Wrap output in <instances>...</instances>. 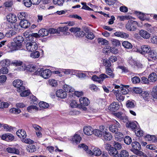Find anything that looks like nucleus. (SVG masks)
Segmentation results:
<instances>
[{"instance_id": "35", "label": "nucleus", "mask_w": 157, "mask_h": 157, "mask_svg": "<svg viewBox=\"0 0 157 157\" xmlns=\"http://www.w3.org/2000/svg\"><path fill=\"white\" fill-rule=\"evenodd\" d=\"M23 41V38L21 36H18L14 38L13 39V41L17 43H19L22 46V42Z\"/></svg>"}, {"instance_id": "46", "label": "nucleus", "mask_w": 157, "mask_h": 157, "mask_svg": "<svg viewBox=\"0 0 157 157\" xmlns=\"http://www.w3.org/2000/svg\"><path fill=\"white\" fill-rule=\"evenodd\" d=\"M111 144H112V146H113L114 147L116 148V149H120L121 148V144L118 142H116L113 141H112V143Z\"/></svg>"}, {"instance_id": "6", "label": "nucleus", "mask_w": 157, "mask_h": 157, "mask_svg": "<svg viewBox=\"0 0 157 157\" xmlns=\"http://www.w3.org/2000/svg\"><path fill=\"white\" fill-rule=\"evenodd\" d=\"M13 86L17 88V91L19 92H21V90L25 88L23 82L21 80L16 79L13 81Z\"/></svg>"}, {"instance_id": "52", "label": "nucleus", "mask_w": 157, "mask_h": 157, "mask_svg": "<svg viewBox=\"0 0 157 157\" xmlns=\"http://www.w3.org/2000/svg\"><path fill=\"white\" fill-rule=\"evenodd\" d=\"M28 150L29 151L32 153L35 151H36V148L35 145L32 144L30 145L29 147H28Z\"/></svg>"}, {"instance_id": "64", "label": "nucleus", "mask_w": 157, "mask_h": 157, "mask_svg": "<svg viewBox=\"0 0 157 157\" xmlns=\"http://www.w3.org/2000/svg\"><path fill=\"white\" fill-rule=\"evenodd\" d=\"M122 157H128L129 154L128 152L126 150H123L120 153Z\"/></svg>"}, {"instance_id": "48", "label": "nucleus", "mask_w": 157, "mask_h": 157, "mask_svg": "<svg viewBox=\"0 0 157 157\" xmlns=\"http://www.w3.org/2000/svg\"><path fill=\"white\" fill-rule=\"evenodd\" d=\"M10 62L8 59H5L2 60L0 62L1 64L3 66H8L10 64Z\"/></svg>"}, {"instance_id": "34", "label": "nucleus", "mask_w": 157, "mask_h": 157, "mask_svg": "<svg viewBox=\"0 0 157 157\" xmlns=\"http://www.w3.org/2000/svg\"><path fill=\"white\" fill-rule=\"evenodd\" d=\"M151 95L154 98L157 99V86L153 87L151 92Z\"/></svg>"}, {"instance_id": "44", "label": "nucleus", "mask_w": 157, "mask_h": 157, "mask_svg": "<svg viewBox=\"0 0 157 157\" xmlns=\"http://www.w3.org/2000/svg\"><path fill=\"white\" fill-rule=\"evenodd\" d=\"M10 112L11 113L18 114L21 113V111L19 109L13 108L10 110Z\"/></svg>"}, {"instance_id": "38", "label": "nucleus", "mask_w": 157, "mask_h": 157, "mask_svg": "<svg viewBox=\"0 0 157 157\" xmlns=\"http://www.w3.org/2000/svg\"><path fill=\"white\" fill-rule=\"evenodd\" d=\"M98 42L99 44L103 45H107L108 44V41L103 38H99L98 39Z\"/></svg>"}, {"instance_id": "39", "label": "nucleus", "mask_w": 157, "mask_h": 157, "mask_svg": "<svg viewBox=\"0 0 157 157\" xmlns=\"http://www.w3.org/2000/svg\"><path fill=\"white\" fill-rule=\"evenodd\" d=\"M136 14L137 15L139 19L142 21H144L145 20H147V18L146 16L143 13H142L141 12H137Z\"/></svg>"}, {"instance_id": "4", "label": "nucleus", "mask_w": 157, "mask_h": 157, "mask_svg": "<svg viewBox=\"0 0 157 157\" xmlns=\"http://www.w3.org/2000/svg\"><path fill=\"white\" fill-rule=\"evenodd\" d=\"M25 45L26 49L29 52H33L37 49L38 45L36 42L33 41H29Z\"/></svg>"}, {"instance_id": "56", "label": "nucleus", "mask_w": 157, "mask_h": 157, "mask_svg": "<svg viewBox=\"0 0 157 157\" xmlns=\"http://www.w3.org/2000/svg\"><path fill=\"white\" fill-rule=\"evenodd\" d=\"M121 94V93H117L116 95L117 99L120 102L124 100V97Z\"/></svg>"}, {"instance_id": "23", "label": "nucleus", "mask_w": 157, "mask_h": 157, "mask_svg": "<svg viewBox=\"0 0 157 157\" xmlns=\"http://www.w3.org/2000/svg\"><path fill=\"white\" fill-rule=\"evenodd\" d=\"M117 18L119 19V20L121 21H124L125 20L135 19V18L128 15L122 16H119L117 17Z\"/></svg>"}, {"instance_id": "9", "label": "nucleus", "mask_w": 157, "mask_h": 157, "mask_svg": "<svg viewBox=\"0 0 157 157\" xmlns=\"http://www.w3.org/2000/svg\"><path fill=\"white\" fill-rule=\"evenodd\" d=\"M107 76L105 74L100 75L99 77L96 75H94L92 77V79L95 81L98 82L99 83H101L104 79L107 78Z\"/></svg>"}, {"instance_id": "19", "label": "nucleus", "mask_w": 157, "mask_h": 157, "mask_svg": "<svg viewBox=\"0 0 157 157\" xmlns=\"http://www.w3.org/2000/svg\"><path fill=\"white\" fill-rule=\"evenodd\" d=\"M112 144H109V147H110L109 149V154L111 156H113L114 155H116L118 153V151L117 150L113 147H111Z\"/></svg>"}, {"instance_id": "21", "label": "nucleus", "mask_w": 157, "mask_h": 157, "mask_svg": "<svg viewBox=\"0 0 157 157\" xmlns=\"http://www.w3.org/2000/svg\"><path fill=\"white\" fill-rule=\"evenodd\" d=\"M82 138L79 135L75 134L72 138L73 143L74 144H78L81 140Z\"/></svg>"}, {"instance_id": "51", "label": "nucleus", "mask_w": 157, "mask_h": 157, "mask_svg": "<svg viewBox=\"0 0 157 157\" xmlns=\"http://www.w3.org/2000/svg\"><path fill=\"white\" fill-rule=\"evenodd\" d=\"M40 56V53L38 51L32 53L30 54V56L33 58H37L39 57Z\"/></svg>"}, {"instance_id": "3", "label": "nucleus", "mask_w": 157, "mask_h": 157, "mask_svg": "<svg viewBox=\"0 0 157 157\" xmlns=\"http://www.w3.org/2000/svg\"><path fill=\"white\" fill-rule=\"evenodd\" d=\"M132 148L131 151L135 154L141 156L143 154V153L140 150L141 149V146L140 144L136 141L133 142L132 144Z\"/></svg>"}, {"instance_id": "58", "label": "nucleus", "mask_w": 157, "mask_h": 157, "mask_svg": "<svg viewBox=\"0 0 157 157\" xmlns=\"http://www.w3.org/2000/svg\"><path fill=\"white\" fill-rule=\"evenodd\" d=\"M86 37L89 39L92 40L94 38V36L92 32H89L86 35Z\"/></svg>"}, {"instance_id": "11", "label": "nucleus", "mask_w": 157, "mask_h": 157, "mask_svg": "<svg viewBox=\"0 0 157 157\" xmlns=\"http://www.w3.org/2000/svg\"><path fill=\"white\" fill-rule=\"evenodd\" d=\"M119 106L118 103L117 102H113L109 106V110L112 111H115L119 108Z\"/></svg>"}, {"instance_id": "22", "label": "nucleus", "mask_w": 157, "mask_h": 157, "mask_svg": "<svg viewBox=\"0 0 157 157\" xmlns=\"http://www.w3.org/2000/svg\"><path fill=\"white\" fill-rule=\"evenodd\" d=\"M115 136L116 140L118 141H121L124 138L123 134L120 132H116Z\"/></svg>"}, {"instance_id": "42", "label": "nucleus", "mask_w": 157, "mask_h": 157, "mask_svg": "<svg viewBox=\"0 0 157 157\" xmlns=\"http://www.w3.org/2000/svg\"><path fill=\"white\" fill-rule=\"evenodd\" d=\"M16 32L13 30H10L6 34V36L7 37H10L15 35Z\"/></svg>"}, {"instance_id": "18", "label": "nucleus", "mask_w": 157, "mask_h": 157, "mask_svg": "<svg viewBox=\"0 0 157 157\" xmlns=\"http://www.w3.org/2000/svg\"><path fill=\"white\" fill-rule=\"evenodd\" d=\"M20 25L22 28L26 29L30 26V23L26 20H22L20 23Z\"/></svg>"}, {"instance_id": "37", "label": "nucleus", "mask_w": 157, "mask_h": 157, "mask_svg": "<svg viewBox=\"0 0 157 157\" xmlns=\"http://www.w3.org/2000/svg\"><path fill=\"white\" fill-rule=\"evenodd\" d=\"M101 154L100 150L98 148H95L93 150V155L96 156L100 155Z\"/></svg>"}, {"instance_id": "63", "label": "nucleus", "mask_w": 157, "mask_h": 157, "mask_svg": "<svg viewBox=\"0 0 157 157\" xmlns=\"http://www.w3.org/2000/svg\"><path fill=\"white\" fill-rule=\"evenodd\" d=\"M70 105L72 108H76L78 106V105L76 101L72 100L70 102Z\"/></svg>"}, {"instance_id": "32", "label": "nucleus", "mask_w": 157, "mask_h": 157, "mask_svg": "<svg viewBox=\"0 0 157 157\" xmlns=\"http://www.w3.org/2000/svg\"><path fill=\"white\" fill-rule=\"evenodd\" d=\"M110 41L112 45L114 46H119L121 45L120 41L116 39H111L110 40Z\"/></svg>"}, {"instance_id": "25", "label": "nucleus", "mask_w": 157, "mask_h": 157, "mask_svg": "<svg viewBox=\"0 0 157 157\" xmlns=\"http://www.w3.org/2000/svg\"><path fill=\"white\" fill-rule=\"evenodd\" d=\"M6 151L9 153H13L18 155L20 153L19 150L14 147H8L7 148Z\"/></svg>"}, {"instance_id": "36", "label": "nucleus", "mask_w": 157, "mask_h": 157, "mask_svg": "<svg viewBox=\"0 0 157 157\" xmlns=\"http://www.w3.org/2000/svg\"><path fill=\"white\" fill-rule=\"evenodd\" d=\"M122 45L126 48L131 49L132 47V46L131 44L128 41L123 42L122 43Z\"/></svg>"}, {"instance_id": "15", "label": "nucleus", "mask_w": 157, "mask_h": 157, "mask_svg": "<svg viewBox=\"0 0 157 157\" xmlns=\"http://www.w3.org/2000/svg\"><path fill=\"white\" fill-rule=\"evenodd\" d=\"M93 129L90 126H85L83 128L84 133L88 136L91 135L93 133Z\"/></svg>"}, {"instance_id": "55", "label": "nucleus", "mask_w": 157, "mask_h": 157, "mask_svg": "<svg viewBox=\"0 0 157 157\" xmlns=\"http://www.w3.org/2000/svg\"><path fill=\"white\" fill-rule=\"evenodd\" d=\"M141 95L143 98L145 100H147L149 97V93L148 92L145 91H143L141 93Z\"/></svg>"}, {"instance_id": "14", "label": "nucleus", "mask_w": 157, "mask_h": 157, "mask_svg": "<svg viewBox=\"0 0 157 157\" xmlns=\"http://www.w3.org/2000/svg\"><path fill=\"white\" fill-rule=\"evenodd\" d=\"M80 105L84 106H88L89 104L90 101L88 98L86 97L80 98L79 99Z\"/></svg>"}, {"instance_id": "54", "label": "nucleus", "mask_w": 157, "mask_h": 157, "mask_svg": "<svg viewBox=\"0 0 157 157\" xmlns=\"http://www.w3.org/2000/svg\"><path fill=\"white\" fill-rule=\"evenodd\" d=\"M53 1L54 4L61 6L64 2V0H53Z\"/></svg>"}, {"instance_id": "28", "label": "nucleus", "mask_w": 157, "mask_h": 157, "mask_svg": "<svg viewBox=\"0 0 157 157\" xmlns=\"http://www.w3.org/2000/svg\"><path fill=\"white\" fill-rule=\"evenodd\" d=\"M128 122L126 123L127 127L132 129V130L136 129V128L137 127L136 124L137 123L136 122H129L128 123Z\"/></svg>"}, {"instance_id": "16", "label": "nucleus", "mask_w": 157, "mask_h": 157, "mask_svg": "<svg viewBox=\"0 0 157 157\" xmlns=\"http://www.w3.org/2000/svg\"><path fill=\"white\" fill-rule=\"evenodd\" d=\"M114 35L115 36L124 38H127L129 36L128 34L120 31L115 33Z\"/></svg>"}, {"instance_id": "61", "label": "nucleus", "mask_w": 157, "mask_h": 157, "mask_svg": "<svg viewBox=\"0 0 157 157\" xmlns=\"http://www.w3.org/2000/svg\"><path fill=\"white\" fill-rule=\"evenodd\" d=\"M80 29L77 27H72L70 29V31L72 33H74V34H76L78 32Z\"/></svg>"}, {"instance_id": "41", "label": "nucleus", "mask_w": 157, "mask_h": 157, "mask_svg": "<svg viewBox=\"0 0 157 157\" xmlns=\"http://www.w3.org/2000/svg\"><path fill=\"white\" fill-rule=\"evenodd\" d=\"M26 13L25 12H22L19 13L17 14V17L21 21L25 20V18Z\"/></svg>"}, {"instance_id": "45", "label": "nucleus", "mask_w": 157, "mask_h": 157, "mask_svg": "<svg viewBox=\"0 0 157 157\" xmlns=\"http://www.w3.org/2000/svg\"><path fill=\"white\" fill-rule=\"evenodd\" d=\"M32 2L31 0H23V3L24 5L27 7H30L31 6L32 4Z\"/></svg>"}, {"instance_id": "29", "label": "nucleus", "mask_w": 157, "mask_h": 157, "mask_svg": "<svg viewBox=\"0 0 157 157\" xmlns=\"http://www.w3.org/2000/svg\"><path fill=\"white\" fill-rule=\"evenodd\" d=\"M142 52L144 53H149L151 50L150 46L147 45H144L141 46Z\"/></svg>"}, {"instance_id": "13", "label": "nucleus", "mask_w": 157, "mask_h": 157, "mask_svg": "<svg viewBox=\"0 0 157 157\" xmlns=\"http://www.w3.org/2000/svg\"><path fill=\"white\" fill-rule=\"evenodd\" d=\"M17 17L14 14H9L7 16L6 19L7 20L11 23H14L17 21Z\"/></svg>"}, {"instance_id": "62", "label": "nucleus", "mask_w": 157, "mask_h": 157, "mask_svg": "<svg viewBox=\"0 0 157 157\" xmlns=\"http://www.w3.org/2000/svg\"><path fill=\"white\" fill-rule=\"evenodd\" d=\"M109 130L112 132L115 133L117 132V128L115 127V125H112L109 128Z\"/></svg>"}, {"instance_id": "43", "label": "nucleus", "mask_w": 157, "mask_h": 157, "mask_svg": "<svg viewBox=\"0 0 157 157\" xmlns=\"http://www.w3.org/2000/svg\"><path fill=\"white\" fill-rule=\"evenodd\" d=\"M38 108L34 105H31L28 106L27 108V110L29 112H32L33 111L38 110Z\"/></svg>"}, {"instance_id": "12", "label": "nucleus", "mask_w": 157, "mask_h": 157, "mask_svg": "<svg viewBox=\"0 0 157 157\" xmlns=\"http://www.w3.org/2000/svg\"><path fill=\"white\" fill-rule=\"evenodd\" d=\"M56 96L61 98H64L67 96V94L65 91L63 90H57L56 93Z\"/></svg>"}, {"instance_id": "8", "label": "nucleus", "mask_w": 157, "mask_h": 157, "mask_svg": "<svg viewBox=\"0 0 157 157\" xmlns=\"http://www.w3.org/2000/svg\"><path fill=\"white\" fill-rule=\"evenodd\" d=\"M9 47L10 50L12 52L20 49L21 48L22 46L20 44L16 43L14 41L11 43Z\"/></svg>"}, {"instance_id": "27", "label": "nucleus", "mask_w": 157, "mask_h": 157, "mask_svg": "<svg viewBox=\"0 0 157 157\" xmlns=\"http://www.w3.org/2000/svg\"><path fill=\"white\" fill-rule=\"evenodd\" d=\"M145 138L147 140L152 142H155L157 140V138L154 136L148 135L145 136Z\"/></svg>"}, {"instance_id": "53", "label": "nucleus", "mask_w": 157, "mask_h": 157, "mask_svg": "<svg viewBox=\"0 0 157 157\" xmlns=\"http://www.w3.org/2000/svg\"><path fill=\"white\" fill-rule=\"evenodd\" d=\"M124 141L125 144L129 145L132 142V139L129 136H127L124 138Z\"/></svg>"}, {"instance_id": "50", "label": "nucleus", "mask_w": 157, "mask_h": 157, "mask_svg": "<svg viewBox=\"0 0 157 157\" xmlns=\"http://www.w3.org/2000/svg\"><path fill=\"white\" fill-rule=\"evenodd\" d=\"M31 35L30 32L29 31H26L23 33L24 36L26 38V40L27 41H30V39L29 37H30Z\"/></svg>"}, {"instance_id": "47", "label": "nucleus", "mask_w": 157, "mask_h": 157, "mask_svg": "<svg viewBox=\"0 0 157 157\" xmlns=\"http://www.w3.org/2000/svg\"><path fill=\"white\" fill-rule=\"evenodd\" d=\"M39 105L40 108L43 109H45L47 108L49 106V105L47 103L44 101H41L39 104Z\"/></svg>"}, {"instance_id": "24", "label": "nucleus", "mask_w": 157, "mask_h": 157, "mask_svg": "<svg viewBox=\"0 0 157 157\" xmlns=\"http://www.w3.org/2000/svg\"><path fill=\"white\" fill-rule=\"evenodd\" d=\"M149 80L151 82H154L157 80V75L155 73H151L148 77Z\"/></svg>"}, {"instance_id": "40", "label": "nucleus", "mask_w": 157, "mask_h": 157, "mask_svg": "<svg viewBox=\"0 0 157 157\" xmlns=\"http://www.w3.org/2000/svg\"><path fill=\"white\" fill-rule=\"evenodd\" d=\"M126 106L128 108H133L135 107V104L134 102L133 101H132L128 100L127 101L126 103Z\"/></svg>"}, {"instance_id": "33", "label": "nucleus", "mask_w": 157, "mask_h": 157, "mask_svg": "<svg viewBox=\"0 0 157 157\" xmlns=\"http://www.w3.org/2000/svg\"><path fill=\"white\" fill-rule=\"evenodd\" d=\"M21 90V92L20 94V95L21 97H26L29 95L30 94V91L28 90H25V87L24 89H22Z\"/></svg>"}, {"instance_id": "20", "label": "nucleus", "mask_w": 157, "mask_h": 157, "mask_svg": "<svg viewBox=\"0 0 157 157\" xmlns=\"http://www.w3.org/2000/svg\"><path fill=\"white\" fill-rule=\"evenodd\" d=\"M140 35L142 37L145 39H148L150 36V34L147 31L144 30H141L140 31Z\"/></svg>"}, {"instance_id": "31", "label": "nucleus", "mask_w": 157, "mask_h": 157, "mask_svg": "<svg viewBox=\"0 0 157 157\" xmlns=\"http://www.w3.org/2000/svg\"><path fill=\"white\" fill-rule=\"evenodd\" d=\"M111 66V64H110L109 63V67ZM115 75L113 72V69L109 67V78H114Z\"/></svg>"}, {"instance_id": "26", "label": "nucleus", "mask_w": 157, "mask_h": 157, "mask_svg": "<svg viewBox=\"0 0 157 157\" xmlns=\"http://www.w3.org/2000/svg\"><path fill=\"white\" fill-rule=\"evenodd\" d=\"M39 34L42 37L47 36L48 34V30L45 29H41L38 32Z\"/></svg>"}, {"instance_id": "60", "label": "nucleus", "mask_w": 157, "mask_h": 157, "mask_svg": "<svg viewBox=\"0 0 157 157\" xmlns=\"http://www.w3.org/2000/svg\"><path fill=\"white\" fill-rule=\"evenodd\" d=\"M133 91L136 94H141L143 92L142 89L139 87H135L133 89Z\"/></svg>"}, {"instance_id": "57", "label": "nucleus", "mask_w": 157, "mask_h": 157, "mask_svg": "<svg viewBox=\"0 0 157 157\" xmlns=\"http://www.w3.org/2000/svg\"><path fill=\"white\" fill-rule=\"evenodd\" d=\"M132 81L133 83L136 84L140 82V79L139 77L137 76H135L132 78Z\"/></svg>"}, {"instance_id": "59", "label": "nucleus", "mask_w": 157, "mask_h": 157, "mask_svg": "<svg viewBox=\"0 0 157 157\" xmlns=\"http://www.w3.org/2000/svg\"><path fill=\"white\" fill-rule=\"evenodd\" d=\"M48 82L50 85L52 86H56L57 85V81L54 79H49Z\"/></svg>"}, {"instance_id": "7", "label": "nucleus", "mask_w": 157, "mask_h": 157, "mask_svg": "<svg viewBox=\"0 0 157 157\" xmlns=\"http://www.w3.org/2000/svg\"><path fill=\"white\" fill-rule=\"evenodd\" d=\"M113 114L115 116L124 122L127 123L128 121V117L121 112L114 113Z\"/></svg>"}, {"instance_id": "5", "label": "nucleus", "mask_w": 157, "mask_h": 157, "mask_svg": "<svg viewBox=\"0 0 157 157\" xmlns=\"http://www.w3.org/2000/svg\"><path fill=\"white\" fill-rule=\"evenodd\" d=\"M138 25V22L134 21L129 20L125 25L126 29L129 31H134Z\"/></svg>"}, {"instance_id": "2", "label": "nucleus", "mask_w": 157, "mask_h": 157, "mask_svg": "<svg viewBox=\"0 0 157 157\" xmlns=\"http://www.w3.org/2000/svg\"><path fill=\"white\" fill-rule=\"evenodd\" d=\"M52 72L49 69L44 70L43 68H39L34 73L36 75H40L45 79L48 78L52 75Z\"/></svg>"}, {"instance_id": "1", "label": "nucleus", "mask_w": 157, "mask_h": 157, "mask_svg": "<svg viewBox=\"0 0 157 157\" xmlns=\"http://www.w3.org/2000/svg\"><path fill=\"white\" fill-rule=\"evenodd\" d=\"M99 128L100 130L95 129L93 131V134L99 137L101 136L102 139L105 143L108 140V127L105 126L101 125L100 126Z\"/></svg>"}, {"instance_id": "17", "label": "nucleus", "mask_w": 157, "mask_h": 157, "mask_svg": "<svg viewBox=\"0 0 157 157\" xmlns=\"http://www.w3.org/2000/svg\"><path fill=\"white\" fill-rule=\"evenodd\" d=\"M17 136L20 138H25L26 137V132L23 129H19L16 132Z\"/></svg>"}, {"instance_id": "30", "label": "nucleus", "mask_w": 157, "mask_h": 157, "mask_svg": "<svg viewBox=\"0 0 157 157\" xmlns=\"http://www.w3.org/2000/svg\"><path fill=\"white\" fill-rule=\"evenodd\" d=\"M63 88L66 92H72L75 90L74 89L67 85L65 84L63 86Z\"/></svg>"}, {"instance_id": "49", "label": "nucleus", "mask_w": 157, "mask_h": 157, "mask_svg": "<svg viewBox=\"0 0 157 157\" xmlns=\"http://www.w3.org/2000/svg\"><path fill=\"white\" fill-rule=\"evenodd\" d=\"M40 35L37 33H33L31 34V36L29 37V39H30V41H33L34 38L35 37V39L36 38H39L40 37Z\"/></svg>"}, {"instance_id": "10", "label": "nucleus", "mask_w": 157, "mask_h": 157, "mask_svg": "<svg viewBox=\"0 0 157 157\" xmlns=\"http://www.w3.org/2000/svg\"><path fill=\"white\" fill-rule=\"evenodd\" d=\"M148 56L149 61L155 60L157 59V53L154 50H151L148 53Z\"/></svg>"}]
</instances>
